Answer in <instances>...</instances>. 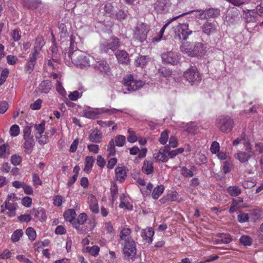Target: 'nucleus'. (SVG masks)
<instances>
[{
    "mask_svg": "<svg viewBox=\"0 0 263 263\" xmlns=\"http://www.w3.org/2000/svg\"><path fill=\"white\" fill-rule=\"evenodd\" d=\"M120 46V40L116 37H113L109 40L101 43L100 49L102 52L110 53L117 50Z\"/></svg>",
    "mask_w": 263,
    "mask_h": 263,
    "instance_id": "obj_4",
    "label": "nucleus"
},
{
    "mask_svg": "<svg viewBox=\"0 0 263 263\" xmlns=\"http://www.w3.org/2000/svg\"><path fill=\"white\" fill-rule=\"evenodd\" d=\"M231 241V236L228 234H221L219 241L223 243H228Z\"/></svg>",
    "mask_w": 263,
    "mask_h": 263,
    "instance_id": "obj_51",
    "label": "nucleus"
},
{
    "mask_svg": "<svg viewBox=\"0 0 263 263\" xmlns=\"http://www.w3.org/2000/svg\"><path fill=\"white\" fill-rule=\"evenodd\" d=\"M123 253L125 257L127 258H133L137 253L136 244L133 239H129V241L124 243Z\"/></svg>",
    "mask_w": 263,
    "mask_h": 263,
    "instance_id": "obj_12",
    "label": "nucleus"
},
{
    "mask_svg": "<svg viewBox=\"0 0 263 263\" xmlns=\"http://www.w3.org/2000/svg\"><path fill=\"white\" fill-rule=\"evenodd\" d=\"M203 33L210 36L217 32V23L216 21L207 20L201 27Z\"/></svg>",
    "mask_w": 263,
    "mask_h": 263,
    "instance_id": "obj_13",
    "label": "nucleus"
},
{
    "mask_svg": "<svg viewBox=\"0 0 263 263\" xmlns=\"http://www.w3.org/2000/svg\"><path fill=\"white\" fill-rule=\"evenodd\" d=\"M142 170L143 172L147 175L152 174L154 172L153 163L150 161L145 160Z\"/></svg>",
    "mask_w": 263,
    "mask_h": 263,
    "instance_id": "obj_24",
    "label": "nucleus"
},
{
    "mask_svg": "<svg viewBox=\"0 0 263 263\" xmlns=\"http://www.w3.org/2000/svg\"><path fill=\"white\" fill-rule=\"evenodd\" d=\"M97 115V112L92 110H87L84 112V116L89 119L95 118Z\"/></svg>",
    "mask_w": 263,
    "mask_h": 263,
    "instance_id": "obj_62",
    "label": "nucleus"
},
{
    "mask_svg": "<svg viewBox=\"0 0 263 263\" xmlns=\"http://www.w3.org/2000/svg\"><path fill=\"white\" fill-rule=\"evenodd\" d=\"M5 209L8 211H12L13 209H16L17 204L15 201H9L8 200H6L4 202Z\"/></svg>",
    "mask_w": 263,
    "mask_h": 263,
    "instance_id": "obj_44",
    "label": "nucleus"
},
{
    "mask_svg": "<svg viewBox=\"0 0 263 263\" xmlns=\"http://www.w3.org/2000/svg\"><path fill=\"white\" fill-rule=\"evenodd\" d=\"M149 30V27L147 24L143 23L138 24L134 30V39L140 43L144 42Z\"/></svg>",
    "mask_w": 263,
    "mask_h": 263,
    "instance_id": "obj_7",
    "label": "nucleus"
},
{
    "mask_svg": "<svg viewBox=\"0 0 263 263\" xmlns=\"http://www.w3.org/2000/svg\"><path fill=\"white\" fill-rule=\"evenodd\" d=\"M22 204L26 207H30L32 204V199L28 196L24 197L22 199Z\"/></svg>",
    "mask_w": 263,
    "mask_h": 263,
    "instance_id": "obj_58",
    "label": "nucleus"
},
{
    "mask_svg": "<svg viewBox=\"0 0 263 263\" xmlns=\"http://www.w3.org/2000/svg\"><path fill=\"white\" fill-rule=\"evenodd\" d=\"M102 138V133H90L88 136V139L93 143H99Z\"/></svg>",
    "mask_w": 263,
    "mask_h": 263,
    "instance_id": "obj_33",
    "label": "nucleus"
},
{
    "mask_svg": "<svg viewBox=\"0 0 263 263\" xmlns=\"http://www.w3.org/2000/svg\"><path fill=\"white\" fill-rule=\"evenodd\" d=\"M107 153L108 156H114L116 153L115 141L114 139H111L109 142L107 147Z\"/></svg>",
    "mask_w": 263,
    "mask_h": 263,
    "instance_id": "obj_41",
    "label": "nucleus"
},
{
    "mask_svg": "<svg viewBox=\"0 0 263 263\" xmlns=\"http://www.w3.org/2000/svg\"><path fill=\"white\" fill-rule=\"evenodd\" d=\"M32 181L34 186L41 185L42 184V182L39 175L36 174H33L32 175Z\"/></svg>",
    "mask_w": 263,
    "mask_h": 263,
    "instance_id": "obj_57",
    "label": "nucleus"
},
{
    "mask_svg": "<svg viewBox=\"0 0 263 263\" xmlns=\"http://www.w3.org/2000/svg\"><path fill=\"white\" fill-rule=\"evenodd\" d=\"M23 235V232L22 230L17 229L15 230L11 236V240L13 242H17L22 237Z\"/></svg>",
    "mask_w": 263,
    "mask_h": 263,
    "instance_id": "obj_38",
    "label": "nucleus"
},
{
    "mask_svg": "<svg viewBox=\"0 0 263 263\" xmlns=\"http://www.w3.org/2000/svg\"><path fill=\"white\" fill-rule=\"evenodd\" d=\"M117 179L120 182H123L126 177L125 169L123 167H118L115 170Z\"/></svg>",
    "mask_w": 263,
    "mask_h": 263,
    "instance_id": "obj_23",
    "label": "nucleus"
},
{
    "mask_svg": "<svg viewBox=\"0 0 263 263\" xmlns=\"http://www.w3.org/2000/svg\"><path fill=\"white\" fill-rule=\"evenodd\" d=\"M238 220L241 223H243L248 221L249 216L248 214L241 213L237 216Z\"/></svg>",
    "mask_w": 263,
    "mask_h": 263,
    "instance_id": "obj_55",
    "label": "nucleus"
},
{
    "mask_svg": "<svg viewBox=\"0 0 263 263\" xmlns=\"http://www.w3.org/2000/svg\"><path fill=\"white\" fill-rule=\"evenodd\" d=\"M32 214L34 215L35 217L40 220H45L46 216L44 209H33L32 211Z\"/></svg>",
    "mask_w": 263,
    "mask_h": 263,
    "instance_id": "obj_28",
    "label": "nucleus"
},
{
    "mask_svg": "<svg viewBox=\"0 0 263 263\" xmlns=\"http://www.w3.org/2000/svg\"><path fill=\"white\" fill-rule=\"evenodd\" d=\"M131 230L129 228H123L120 233V238L124 240L125 243L129 241V239H133L130 236Z\"/></svg>",
    "mask_w": 263,
    "mask_h": 263,
    "instance_id": "obj_26",
    "label": "nucleus"
},
{
    "mask_svg": "<svg viewBox=\"0 0 263 263\" xmlns=\"http://www.w3.org/2000/svg\"><path fill=\"white\" fill-rule=\"evenodd\" d=\"M183 77L192 85H198L202 80L201 75L196 67L192 66L184 72Z\"/></svg>",
    "mask_w": 263,
    "mask_h": 263,
    "instance_id": "obj_5",
    "label": "nucleus"
},
{
    "mask_svg": "<svg viewBox=\"0 0 263 263\" xmlns=\"http://www.w3.org/2000/svg\"><path fill=\"white\" fill-rule=\"evenodd\" d=\"M164 191V187L162 185H158L155 187L152 194V196L154 199H158L162 194Z\"/></svg>",
    "mask_w": 263,
    "mask_h": 263,
    "instance_id": "obj_37",
    "label": "nucleus"
},
{
    "mask_svg": "<svg viewBox=\"0 0 263 263\" xmlns=\"http://www.w3.org/2000/svg\"><path fill=\"white\" fill-rule=\"evenodd\" d=\"M115 55L119 63L127 65L129 63L128 53L124 50H117L115 52Z\"/></svg>",
    "mask_w": 263,
    "mask_h": 263,
    "instance_id": "obj_17",
    "label": "nucleus"
},
{
    "mask_svg": "<svg viewBox=\"0 0 263 263\" xmlns=\"http://www.w3.org/2000/svg\"><path fill=\"white\" fill-rule=\"evenodd\" d=\"M154 234V231L151 228H147L142 230L141 236L143 239L149 244L151 243L153 241Z\"/></svg>",
    "mask_w": 263,
    "mask_h": 263,
    "instance_id": "obj_19",
    "label": "nucleus"
},
{
    "mask_svg": "<svg viewBox=\"0 0 263 263\" xmlns=\"http://www.w3.org/2000/svg\"><path fill=\"white\" fill-rule=\"evenodd\" d=\"M161 58L163 62L173 65L178 64L180 59L178 53L173 51L163 53Z\"/></svg>",
    "mask_w": 263,
    "mask_h": 263,
    "instance_id": "obj_9",
    "label": "nucleus"
},
{
    "mask_svg": "<svg viewBox=\"0 0 263 263\" xmlns=\"http://www.w3.org/2000/svg\"><path fill=\"white\" fill-rule=\"evenodd\" d=\"M248 145H246V152L239 151L235 155V157L236 159L238 160L241 163H245L247 162L251 157V156L255 154V152L252 150L251 143L252 141L251 138H248L247 140Z\"/></svg>",
    "mask_w": 263,
    "mask_h": 263,
    "instance_id": "obj_8",
    "label": "nucleus"
},
{
    "mask_svg": "<svg viewBox=\"0 0 263 263\" xmlns=\"http://www.w3.org/2000/svg\"><path fill=\"white\" fill-rule=\"evenodd\" d=\"M184 127L186 132H195L196 130H200L203 129V127L200 125H198L195 122H190L186 123Z\"/></svg>",
    "mask_w": 263,
    "mask_h": 263,
    "instance_id": "obj_30",
    "label": "nucleus"
},
{
    "mask_svg": "<svg viewBox=\"0 0 263 263\" xmlns=\"http://www.w3.org/2000/svg\"><path fill=\"white\" fill-rule=\"evenodd\" d=\"M86 250L91 255L96 256L99 254L100 248L97 246H93L92 247H87Z\"/></svg>",
    "mask_w": 263,
    "mask_h": 263,
    "instance_id": "obj_48",
    "label": "nucleus"
},
{
    "mask_svg": "<svg viewBox=\"0 0 263 263\" xmlns=\"http://www.w3.org/2000/svg\"><path fill=\"white\" fill-rule=\"evenodd\" d=\"M240 243L245 246H251L252 243V238L248 235H242L239 239Z\"/></svg>",
    "mask_w": 263,
    "mask_h": 263,
    "instance_id": "obj_39",
    "label": "nucleus"
},
{
    "mask_svg": "<svg viewBox=\"0 0 263 263\" xmlns=\"http://www.w3.org/2000/svg\"><path fill=\"white\" fill-rule=\"evenodd\" d=\"M26 234L31 241L35 239L36 237V232L32 227H29L26 229Z\"/></svg>",
    "mask_w": 263,
    "mask_h": 263,
    "instance_id": "obj_42",
    "label": "nucleus"
},
{
    "mask_svg": "<svg viewBox=\"0 0 263 263\" xmlns=\"http://www.w3.org/2000/svg\"><path fill=\"white\" fill-rule=\"evenodd\" d=\"M168 139V133H161L160 138H159V141L161 144L165 145Z\"/></svg>",
    "mask_w": 263,
    "mask_h": 263,
    "instance_id": "obj_59",
    "label": "nucleus"
},
{
    "mask_svg": "<svg viewBox=\"0 0 263 263\" xmlns=\"http://www.w3.org/2000/svg\"><path fill=\"white\" fill-rule=\"evenodd\" d=\"M76 36L74 35H71L70 37V47L68 51H73L75 49H77V43L75 41Z\"/></svg>",
    "mask_w": 263,
    "mask_h": 263,
    "instance_id": "obj_52",
    "label": "nucleus"
},
{
    "mask_svg": "<svg viewBox=\"0 0 263 263\" xmlns=\"http://www.w3.org/2000/svg\"><path fill=\"white\" fill-rule=\"evenodd\" d=\"M46 122L42 121V123L39 124H34V128L37 132H44Z\"/></svg>",
    "mask_w": 263,
    "mask_h": 263,
    "instance_id": "obj_60",
    "label": "nucleus"
},
{
    "mask_svg": "<svg viewBox=\"0 0 263 263\" xmlns=\"http://www.w3.org/2000/svg\"><path fill=\"white\" fill-rule=\"evenodd\" d=\"M24 138L25 143L24 147L26 154H29L32 152L33 147L34 145V141L33 139V133H24Z\"/></svg>",
    "mask_w": 263,
    "mask_h": 263,
    "instance_id": "obj_15",
    "label": "nucleus"
},
{
    "mask_svg": "<svg viewBox=\"0 0 263 263\" xmlns=\"http://www.w3.org/2000/svg\"><path fill=\"white\" fill-rule=\"evenodd\" d=\"M206 20L211 18L217 17L220 13V11L218 8H209L205 9Z\"/></svg>",
    "mask_w": 263,
    "mask_h": 263,
    "instance_id": "obj_27",
    "label": "nucleus"
},
{
    "mask_svg": "<svg viewBox=\"0 0 263 263\" xmlns=\"http://www.w3.org/2000/svg\"><path fill=\"white\" fill-rule=\"evenodd\" d=\"M153 158L157 161L161 162H166L168 159L166 154L161 149H160L158 153L154 154Z\"/></svg>",
    "mask_w": 263,
    "mask_h": 263,
    "instance_id": "obj_31",
    "label": "nucleus"
},
{
    "mask_svg": "<svg viewBox=\"0 0 263 263\" xmlns=\"http://www.w3.org/2000/svg\"><path fill=\"white\" fill-rule=\"evenodd\" d=\"M127 14L122 10H119L117 12L114 14V17L119 21H122L126 19Z\"/></svg>",
    "mask_w": 263,
    "mask_h": 263,
    "instance_id": "obj_46",
    "label": "nucleus"
},
{
    "mask_svg": "<svg viewBox=\"0 0 263 263\" xmlns=\"http://www.w3.org/2000/svg\"><path fill=\"white\" fill-rule=\"evenodd\" d=\"M76 213L73 209H68L64 213V217L67 221L72 222L74 220Z\"/></svg>",
    "mask_w": 263,
    "mask_h": 263,
    "instance_id": "obj_32",
    "label": "nucleus"
},
{
    "mask_svg": "<svg viewBox=\"0 0 263 263\" xmlns=\"http://www.w3.org/2000/svg\"><path fill=\"white\" fill-rule=\"evenodd\" d=\"M42 100L37 99L33 103L30 104V107L33 110H38L41 108Z\"/></svg>",
    "mask_w": 263,
    "mask_h": 263,
    "instance_id": "obj_56",
    "label": "nucleus"
},
{
    "mask_svg": "<svg viewBox=\"0 0 263 263\" xmlns=\"http://www.w3.org/2000/svg\"><path fill=\"white\" fill-rule=\"evenodd\" d=\"M126 138L123 135L117 136L114 140L116 146L119 147L123 146L125 143Z\"/></svg>",
    "mask_w": 263,
    "mask_h": 263,
    "instance_id": "obj_40",
    "label": "nucleus"
},
{
    "mask_svg": "<svg viewBox=\"0 0 263 263\" xmlns=\"http://www.w3.org/2000/svg\"><path fill=\"white\" fill-rule=\"evenodd\" d=\"M178 18V16H175L171 18V20H168V22L162 27V28L161 29V30L159 31V33H158L156 37H155L153 39L154 41H155L156 42H159L160 41V40L162 39L164 31L166 29V28L168 26V25L173 21L176 20Z\"/></svg>",
    "mask_w": 263,
    "mask_h": 263,
    "instance_id": "obj_25",
    "label": "nucleus"
},
{
    "mask_svg": "<svg viewBox=\"0 0 263 263\" xmlns=\"http://www.w3.org/2000/svg\"><path fill=\"white\" fill-rule=\"evenodd\" d=\"M10 160L12 164H13L14 165H19L21 163L22 160V158L19 155H13L11 157Z\"/></svg>",
    "mask_w": 263,
    "mask_h": 263,
    "instance_id": "obj_50",
    "label": "nucleus"
},
{
    "mask_svg": "<svg viewBox=\"0 0 263 263\" xmlns=\"http://www.w3.org/2000/svg\"><path fill=\"white\" fill-rule=\"evenodd\" d=\"M250 134L247 135L245 133H242L240 136L238 138H237L236 139L234 140L233 144L234 145H237L239 144L242 141H244L243 144L246 146V145H248L247 143V140L248 138H251L252 141L251 142H253L254 139L253 138V136L250 133H249Z\"/></svg>",
    "mask_w": 263,
    "mask_h": 263,
    "instance_id": "obj_20",
    "label": "nucleus"
},
{
    "mask_svg": "<svg viewBox=\"0 0 263 263\" xmlns=\"http://www.w3.org/2000/svg\"><path fill=\"white\" fill-rule=\"evenodd\" d=\"M65 60L67 65L73 63L82 69L90 66L92 58L83 51L75 49L65 53Z\"/></svg>",
    "mask_w": 263,
    "mask_h": 263,
    "instance_id": "obj_1",
    "label": "nucleus"
},
{
    "mask_svg": "<svg viewBox=\"0 0 263 263\" xmlns=\"http://www.w3.org/2000/svg\"><path fill=\"white\" fill-rule=\"evenodd\" d=\"M52 87V83L49 80H44L39 85V89L41 92L47 93Z\"/></svg>",
    "mask_w": 263,
    "mask_h": 263,
    "instance_id": "obj_22",
    "label": "nucleus"
},
{
    "mask_svg": "<svg viewBox=\"0 0 263 263\" xmlns=\"http://www.w3.org/2000/svg\"><path fill=\"white\" fill-rule=\"evenodd\" d=\"M47 133H35V136L39 143L41 144H44L48 141Z\"/></svg>",
    "mask_w": 263,
    "mask_h": 263,
    "instance_id": "obj_36",
    "label": "nucleus"
},
{
    "mask_svg": "<svg viewBox=\"0 0 263 263\" xmlns=\"http://www.w3.org/2000/svg\"><path fill=\"white\" fill-rule=\"evenodd\" d=\"M194 12V16L196 18L204 20H206V11L205 10H202V9H197V10H193L191 11H190L187 12L183 13L177 16H178V18L180 16L185 15L186 14H190L191 13Z\"/></svg>",
    "mask_w": 263,
    "mask_h": 263,
    "instance_id": "obj_18",
    "label": "nucleus"
},
{
    "mask_svg": "<svg viewBox=\"0 0 263 263\" xmlns=\"http://www.w3.org/2000/svg\"><path fill=\"white\" fill-rule=\"evenodd\" d=\"M44 45V41L42 37H37L36 39L35 45L34 47L35 50L40 51Z\"/></svg>",
    "mask_w": 263,
    "mask_h": 263,
    "instance_id": "obj_47",
    "label": "nucleus"
},
{
    "mask_svg": "<svg viewBox=\"0 0 263 263\" xmlns=\"http://www.w3.org/2000/svg\"><path fill=\"white\" fill-rule=\"evenodd\" d=\"M228 194L231 196H237L241 193V190L238 186H230L227 188Z\"/></svg>",
    "mask_w": 263,
    "mask_h": 263,
    "instance_id": "obj_34",
    "label": "nucleus"
},
{
    "mask_svg": "<svg viewBox=\"0 0 263 263\" xmlns=\"http://www.w3.org/2000/svg\"><path fill=\"white\" fill-rule=\"evenodd\" d=\"M95 69L102 74L107 75L110 72V68L106 61L102 60L96 63L95 66Z\"/></svg>",
    "mask_w": 263,
    "mask_h": 263,
    "instance_id": "obj_16",
    "label": "nucleus"
},
{
    "mask_svg": "<svg viewBox=\"0 0 263 263\" xmlns=\"http://www.w3.org/2000/svg\"><path fill=\"white\" fill-rule=\"evenodd\" d=\"M216 124L221 132H231L234 127V122L229 116L221 115L217 119Z\"/></svg>",
    "mask_w": 263,
    "mask_h": 263,
    "instance_id": "obj_3",
    "label": "nucleus"
},
{
    "mask_svg": "<svg viewBox=\"0 0 263 263\" xmlns=\"http://www.w3.org/2000/svg\"><path fill=\"white\" fill-rule=\"evenodd\" d=\"M245 12V18L247 23H253L258 24L262 22V19L255 9L247 10Z\"/></svg>",
    "mask_w": 263,
    "mask_h": 263,
    "instance_id": "obj_14",
    "label": "nucleus"
},
{
    "mask_svg": "<svg viewBox=\"0 0 263 263\" xmlns=\"http://www.w3.org/2000/svg\"><path fill=\"white\" fill-rule=\"evenodd\" d=\"M154 9L158 13H167L172 10V3L170 0H157Z\"/></svg>",
    "mask_w": 263,
    "mask_h": 263,
    "instance_id": "obj_10",
    "label": "nucleus"
},
{
    "mask_svg": "<svg viewBox=\"0 0 263 263\" xmlns=\"http://www.w3.org/2000/svg\"><path fill=\"white\" fill-rule=\"evenodd\" d=\"M8 108V104L6 101L0 103V114H4Z\"/></svg>",
    "mask_w": 263,
    "mask_h": 263,
    "instance_id": "obj_63",
    "label": "nucleus"
},
{
    "mask_svg": "<svg viewBox=\"0 0 263 263\" xmlns=\"http://www.w3.org/2000/svg\"><path fill=\"white\" fill-rule=\"evenodd\" d=\"M63 202V197L60 195H57L53 198V204L57 206H60Z\"/></svg>",
    "mask_w": 263,
    "mask_h": 263,
    "instance_id": "obj_61",
    "label": "nucleus"
},
{
    "mask_svg": "<svg viewBox=\"0 0 263 263\" xmlns=\"http://www.w3.org/2000/svg\"><path fill=\"white\" fill-rule=\"evenodd\" d=\"M94 162L95 158L93 157L87 156L85 160L84 171L86 173H89L92 168Z\"/></svg>",
    "mask_w": 263,
    "mask_h": 263,
    "instance_id": "obj_29",
    "label": "nucleus"
},
{
    "mask_svg": "<svg viewBox=\"0 0 263 263\" xmlns=\"http://www.w3.org/2000/svg\"><path fill=\"white\" fill-rule=\"evenodd\" d=\"M23 4L28 9H36L42 4L41 0H22Z\"/></svg>",
    "mask_w": 263,
    "mask_h": 263,
    "instance_id": "obj_21",
    "label": "nucleus"
},
{
    "mask_svg": "<svg viewBox=\"0 0 263 263\" xmlns=\"http://www.w3.org/2000/svg\"><path fill=\"white\" fill-rule=\"evenodd\" d=\"M159 72L160 73L161 76L167 78L170 77L172 74V71L170 68L162 67L159 69Z\"/></svg>",
    "mask_w": 263,
    "mask_h": 263,
    "instance_id": "obj_43",
    "label": "nucleus"
},
{
    "mask_svg": "<svg viewBox=\"0 0 263 263\" xmlns=\"http://www.w3.org/2000/svg\"><path fill=\"white\" fill-rule=\"evenodd\" d=\"M178 194L176 191H172L167 195L166 199L169 201H174L177 200Z\"/></svg>",
    "mask_w": 263,
    "mask_h": 263,
    "instance_id": "obj_53",
    "label": "nucleus"
},
{
    "mask_svg": "<svg viewBox=\"0 0 263 263\" xmlns=\"http://www.w3.org/2000/svg\"><path fill=\"white\" fill-rule=\"evenodd\" d=\"M8 147V145L5 144L0 146V157L4 158L9 155V153L7 152V149Z\"/></svg>",
    "mask_w": 263,
    "mask_h": 263,
    "instance_id": "obj_49",
    "label": "nucleus"
},
{
    "mask_svg": "<svg viewBox=\"0 0 263 263\" xmlns=\"http://www.w3.org/2000/svg\"><path fill=\"white\" fill-rule=\"evenodd\" d=\"M181 50L189 56L201 58L206 53V46L200 42H196L194 45L186 43L181 47Z\"/></svg>",
    "mask_w": 263,
    "mask_h": 263,
    "instance_id": "obj_2",
    "label": "nucleus"
},
{
    "mask_svg": "<svg viewBox=\"0 0 263 263\" xmlns=\"http://www.w3.org/2000/svg\"><path fill=\"white\" fill-rule=\"evenodd\" d=\"M255 10L257 12L258 15L260 16V18L263 17V3H260L256 7Z\"/></svg>",
    "mask_w": 263,
    "mask_h": 263,
    "instance_id": "obj_64",
    "label": "nucleus"
},
{
    "mask_svg": "<svg viewBox=\"0 0 263 263\" xmlns=\"http://www.w3.org/2000/svg\"><path fill=\"white\" fill-rule=\"evenodd\" d=\"M148 56L140 55L135 61L136 65L143 67L148 62Z\"/></svg>",
    "mask_w": 263,
    "mask_h": 263,
    "instance_id": "obj_35",
    "label": "nucleus"
},
{
    "mask_svg": "<svg viewBox=\"0 0 263 263\" xmlns=\"http://www.w3.org/2000/svg\"><path fill=\"white\" fill-rule=\"evenodd\" d=\"M192 33V31L189 29L187 24H179L177 30L175 31V37L179 40H185Z\"/></svg>",
    "mask_w": 263,
    "mask_h": 263,
    "instance_id": "obj_11",
    "label": "nucleus"
},
{
    "mask_svg": "<svg viewBox=\"0 0 263 263\" xmlns=\"http://www.w3.org/2000/svg\"><path fill=\"white\" fill-rule=\"evenodd\" d=\"M123 81L125 87V88L130 91H136L144 85V82L142 81L135 80L132 74L124 77Z\"/></svg>",
    "mask_w": 263,
    "mask_h": 263,
    "instance_id": "obj_6",
    "label": "nucleus"
},
{
    "mask_svg": "<svg viewBox=\"0 0 263 263\" xmlns=\"http://www.w3.org/2000/svg\"><path fill=\"white\" fill-rule=\"evenodd\" d=\"M104 11L111 17H114V7L110 3H107L104 7Z\"/></svg>",
    "mask_w": 263,
    "mask_h": 263,
    "instance_id": "obj_45",
    "label": "nucleus"
},
{
    "mask_svg": "<svg viewBox=\"0 0 263 263\" xmlns=\"http://www.w3.org/2000/svg\"><path fill=\"white\" fill-rule=\"evenodd\" d=\"M210 150L212 154H217L218 153L220 150L219 143L216 141L213 142L210 147Z\"/></svg>",
    "mask_w": 263,
    "mask_h": 263,
    "instance_id": "obj_54",
    "label": "nucleus"
}]
</instances>
